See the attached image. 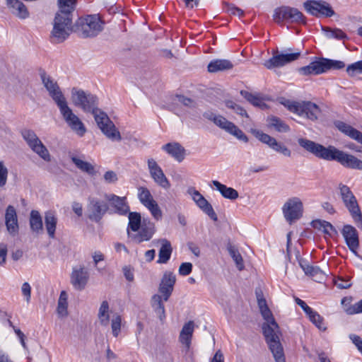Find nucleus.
I'll list each match as a JSON object with an SVG mask.
<instances>
[{"mask_svg": "<svg viewBox=\"0 0 362 362\" xmlns=\"http://www.w3.org/2000/svg\"><path fill=\"white\" fill-rule=\"evenodd\" d=\"M147 165L151 177L154 182L164 189H168L170 183L157 162L153 158H148Z\"/></svg>", "mask_w": 362, "mask_h": 362, "instance_id": "nucleus-17", "label": "nucleus"}, {"mask_svg": "<svg viewBox=\"0 0 362 362\" xmlns=\"http://www.w3.org/2000/svg\"><path fill=\"white\" fill-rule=\"evenodd\" d=\"M298 142L302 148L317 158L327 160H337L344 167L362 170L361 160L354 156L346 153L334 146L325 147L320 144L303 138L298 139Z\"/></svg>", "mask_w": 362, "mask_h": 362, "instance_id": "nucleus-1", "label": "nucleus"}, {"mask_svg": "<svg viewBox=\"0 0 362 362\" xmlns=\"http://www.w3.org/2000/svg\"><path fill=\"white\" fill-rule=\"evenodd\" d=\"M349 303L350 298H344L341 299V304L344 306V310L348 315H354L362 313V299L354 305H348Z\"/></svg>", "mask_w": 362, "mask_h": 362, "instance_id": "nucleus-40", "label": "nucleus"}, {"mask_svg": "<svg viewBox=\"0 0 362 362\" xmlns=\"http://www.w3.org/2000/svg\"><path fill=\"white\" fill-rule=\"evenodd\" d=\"M11 220H18V218L15 208L9 205L6 211L5 222H10Z\"/></svg>", "mask_w": 362, "mask_h": 362, "instance_id": "nucleus-56", "label": "nucleus"}, {"mask_svg": "<svg viewBox=\"0 0 362 362\" xmlns=\"http://www.w3.org/2000/svg\"><path fill=\"white\" fill-rule=\"evenodd\" d=\"M161 148L178 162H182L185 159V149L179 143H168Z\"/></svg>", "mask_w": 362, "mask_h": 362, "instance_id": "nucleus-24", "label": "nucleus"}, {"mask_svg": "<svg viewBox=\"0 0 362 362\" xmlns=\"http://www.w3.org/2000/svg\"><path fill=\"white\" fill-rule=\"evenodd\" d=\"M21 134L27 144L37 136V134L35 133V132L30 129H24L22 131Z\"/></svg>", "mask_w": 362, "mask_h": 362, "instance_id": "nucleus-62", "label": "nucleus"}, {"mask_svg": "<svg viewBox=\"0 0 362 362\" xmlns=\"http://www.w3.org/2000/svg\"><path fill=\"white\" fill-rule=\"evenodd\" d=\"M194 324L193 321H189L185 323L182 330L180 333L179 336V341L185 345L186 348V351H188L190 349L191 341L192 338V334L194 332Z\"/></svg>", "mask_w": 362, "mask_h": 362, "instance_id": "nucleus-26", "label": "nucleus"}, {"mask_svg": "<svg viewBox=\"0 0 362 362\" xmlns=\"http://www.w3.org/2000/svg\"><path fill=\"white\" fill-rule=\"evenodd\" d=\"M122 327V317L119 315L116 314L112 316L111 320L112 333L115 337H117Z\"/></svg>", "mask_w": 362, "mask_h": 362, "instance_id": "nucleus-49", "label": "nucleus"}, {"mask_svg": "<svg viewBox=\"0 0 362 362\" xmlns=\"http://www.w3.org/2000/svg\"><path fill=\"white\" fill-rule=\"evenodd\" d=\"M108 206L105 201L96 198H90L87 206V213L89 219L94 221H99L105 212Z\"/></svg>", "mask_w": 362, "mask_h": 362, "instance_id": "nucleus-19", "label": "nucleus"}, {"mask_svg": "<svg viewBox=\"0 0 362 362\" xmlns=\"http://www.w3.org/2000/svg\"><path fill=\"white\" fill-rule=\"evenodd\" d=\"M6 4L13 14L21 19L29 16V12L25 4L19 0H6Z\"/></svg>", "mask_w": 362, "mask_h": 362, "instance_id": "nucleus-28", "label": "nucleus"}, {"mask_svg": "<svg viewBox=\"0 0 362 362\" xmlns=\"http://www.w3.org/2000/svg\"><path fill=\"white\" fill-rule=\"evenodd\" d=\"M228 252L233 261L235 262L238 269L241 271L244 269L243 259L240 252L234 247H230Z\"/></svg>", "mask_w": 362, "mask_h": 362, "instance_id": "nucleus-48", "label": "nucleus"}, {"mask_svg": "<svg viewBox=\"0 0 362 362\" xmlns=\"http://www.w3.org/2000/svg\"><path fill=\"white\" fill-rule=\"evenodd\" d=\"M163 296L156 294L152 297L151 304L159 319L163 321L165 317V308L162 302Z\"/></svg>", "mask_w": 362, "mask_h": 362, "instance_id": "nucleus-39", "label": "nucleus"}, {"mask_svg": "<svg viewBox=\"0 0 362 362\" xmlns=\"http://www.w3.org/2000/svg\"><path fill=\"white\" fill-rule=\"evenodd\" d=\"M339 192L342 201L354 221L357 227L362 230V213L355 196L350 188L344 185H339Z\"/></svg>", "mask_w": 362, "mask_h": 362, "instance_id": "nucleus-6", "label": "nucleus"}, {"mask_svg": "<svg viewBox=\"0 0 362 362\" xmlns=\"http://www.w3.org/2000/svg\"><path fill=\"white\" fill-rule=\"evenodd\" d=\"M314 228L322 231L325 234L329 236L337 234L336 228L329 223L322 220H315L312 222Z\"/></svg>", "mask_w": 362, "mask_h": 362, "instance_id": "nucleus-35", "label": "nucleus"}, {"mask_svg": "<svg viewBox=\"0 0 362 362\" xmlns=\"http://www.w3.org/2000/svg\"><path fill=\"white\" fill-rule=\"evenodd\" d=\"M282 212L290 224L299 219L303 214V203L300 198L293 197L288 199L283 205Z\"/></svg>", "mask_w": 362, "mask_h": 362, "instance_id": "nucleus-14", "label": "nucleus"}, {"mask_svg": "<svg viewBox=\"0 0 362 362\" xmlns=\"http://www.w3.org/2000/svg\"><path fill=\"white\" fill-rule=\"evenodd\" d=\"M72 32V18L56 13L53 29L51 32L52 41L55 43L64 42Z\"/></svg>", "mask_w": 362, "mask_h": 362, "instance_id": "nucleus-5", "label": "nucleus"}, {"mask_svg": "<svg viewBox=\"0 0 362 362\" xmlns=\"http://www.w3.org/2000/svg\"><path fill=\"white\" fill-rule=\"evenodd\" d=\"M30 226L31 230L36 233H40L42 232L43 223L42 217L38 211L32 210L30 216Z\"/></svg>", "mask_w": 362, "mask_h": 362, "instance_id": "nucleus-37", "label": "nucleus"}, {"mask_svg": "<svg viewBox=\"0 0 362 362\" xmlns=\"http://www.w3.org/2000/svg\"><path fill=\"white\" fill-rule=\"evenodd\" d=\"M175 275L170 272L164 273L161 279L158 291L162 294L163 300L167 301L172 294L175 284Z\"/></svg>", "mask_w": 362, "mask_h": 362, "instance_id": "nucleus-23", "label": "nucleus"}, {"mask_svg": "<svg viewBox=\"0 0 362 362\" xmlns=\"http://www.w3.org/2000/svg\"><path fill=\"white\" fill-rule=\"evenodd\" d=\"M91 113L93 115L98 127L107 139L112 141L122 140L120 132L105 112L97 107Z\"/></svg>", "mask_w": 362, "mask_h": 362, "instance_id": "nucleus-4", "label": "nucleus"}, {"mask_svg": "<svg viewBox=\"0 0 362 362\" xmlns=\"http://www.w3.org/2000/svg\"><path fill=\"white\" fill-rule=\"evenodd\" d=\"M308 317L310 320V321L315 325V326L320 330H325L326 327L324 325V323L322 322L323 319L322 317L315 311L313 310H312V313H310L308 315Z\"/></svg>", "mask_w": 362, "mask_h": 362, "instance_id": "nucleus-50", "label": "nucleus"}, {"mask_svg": "<svg viewBox=\"0 0 362 362\" xmlns=\"http://www.w3.org/2000/svg\"><path fill=\"white\" fill-rule=\"evenodd\" d=\"M300 265L305 274L311 276L314 281L321 282L325 280L326 274L320 267L309 265L303 262H300Z\"/></svg>", "mask_w": 362, "mask_h": 362, "instance_id": "nucleus-29", "label": "nucleus"}, {"mask_svg": "<svg viewBox=\"0 0 362 362\" xmlns=\"http://www.w3.org/2000/svg\"><path fill=\"white\" fill-rule=\"evenodd\" d=\"M175 100L177 104L183 105L187 107H192L194 105V103L191 98L183 95H177Z\"/></svg>", "mask_w": 362, "mask_h": 362, "instance_id": "nucleus-57", "label": "nucleus"}, {"mask_svg": "<svg viewBox=\"0 0 362 362\" xmlns=\"http://www.w3.org/2000/svg\"><path fill=\"white\" fill-rule=\"evenodd\" d=\"M89 272L84 265H78L72 269L70 276L71 285L76 290L81 291L85 288L89 280Z\"/></svg>", "mask_w": 362, "mask_h": 362, "instance_id": "nucleus-18", "label": "nucleus"}, {"mask_svg": "<svg viewBox=\"0 0 362 362\" xmlns=\"http://www.w3.org/2000/svg\"><path fill=\"white\" fill-rule=\"evenodd\" d=\"M346 72L350 76H354L357 74H362V60L349 64L346 67Z\"/></svg>", "mask_w": 362, "mask_h": 362, "instance_id": "nucleus-52", "label": "nucleus"}, {"mask_svg": "<svg viewBox=\"0 0 362 362\" xmlns=\"http://www.w3.org/2000/svg\"><path fill=\"white\" fill-rule=\"evenodd\" d=\"M73 104L81 108L84 112H92L98 105V98L82 89L73 88L71 91Z\"/></svg>", "mask_w": 362, "mask_h": 362, "instance_id": "nucleus-7", "label": "nucleus"}, {"mask_svg": "<svg viewBox=\"0 0 362 362\" xmlns=\"http://www.w3.org/2000/svg\"><path fill=\"white\" fill-rule=\"evenodd\" d=\"M311 64L313 67L314 75H319L327 71L325 58H322L319 61L313 62Z\"/></svg>", "mask_w": 362, "mask_h": 362, "instance_id": "nucleus-51", "label": "nucleus"}, {"mask_svg": "<svg viewBox=\"0 0 362 362\" xmlns=\"http://www.w3.org/2000/svg\"><path fill=\"white\" fill-rule=\"evenodd\" d=\"M270 127L274 128L279 132H287L289 127L279 117L272 116L268 119Z\"/></svg>", "mask_w": 362, "mask_h": 362, "instance_id": "nucleus-47", "label": "nucleus"}, {"mask_svg": "<svg viewBox=\"0 0 362 362\" xmlns=\"http://www.w3.org/2000/svg\"><path fill=\"white\" fill-rule=\"evenodd\" d=\"M307 13L316 17H331L335 14L334 10L326 1L308 0L303 3Z\"/></svg>", "mask_w": 362, "mask_h": 362, "instance_id": "nucleus-15", "label": "nucleus"}, {"mask_svg": "<svg viewBox=\"0 0 362 362\" xmlns=\"http://www.w3.org/2000/svg\"><path fill=\"white\" fill-rule=\"evenodd\" d=\"M322 30L325 36L328 39H336L337 40H344L348 39L347 35L340 28L322 27Z\"/></svg>", "mask_w": 362, "mask_h": 362, "instance_id": "nucleus-38", "label": "nucleus"}, {"mask_svg": "<svg viewBox=\"0 0 362 362\" xmlns=\"http://www.w3.org/2000/svg\"><path fill=\"white\" fill-rule=\"evenodd\" d=\"M76 4V0H58L59 11L57 13H62L64 16L72 18Z\"/></svg>", "mask_w": 362, "mask_h": 362, "instance_id": "nucleus-34", "label": "nucleus"}, {"mask_svg": "<svg viewBox=\"0 0 362 362\" xmlns=\"http://www.w3.org/2000/svg\"><path fill=\"white\" fill-rule=\"evenodd\" d=\"M68 296L66 291L61 292L57 304V313L60 317H66L68 315Z\"/></svg>", "mask_w": 362, "mask_h": 362, "instance_id": "nucleus-44", "label": "nucleus"}, {"mask_svg": "<svg viewBox=\"0 0 362 362\" xmlns=\"http://www.w3.org/2000/svg\"><path fill=\"white\" fill-rule=\"evenodd\" d=\"M251 132L257 139L268 145L276 152L280 153L286 157L291 156V152L290 149L281 143L278 142L274 137L257 129H252Z\"/></svg>", "mask_w": 362, "mask_h": 362, "instance_id": "nucleus-16", "label": "nucleus"}, {"mask_svg": "<svg viewBox=\"0 0 362 362\" xmlns=\"http://www.w3.org/2000/svg\"><path fill=\"white\" fill-rule=\"evenodd\" d=\"M192 270V264L190 262H184L182 263L179 267V274L181 276H187L189 275Z\"/></svg>", "mask_w": 362, "mask_h": 362, "instance_id": "nucleus-59", "label": "nucleus"}, {"mask_svg": "<svg viewBox=\"0 0 362 362\" xmlns=\"http://www.w3.org/2000/svg\"><path fill=\"white\" fill-rule=\"evenodd\" d=\"M45 225L50 238H54L57 224V218L54 211H47L45 213Z\"/></svg>", "mask_w": 362, "mask_h": 362, "instance_id": "nucleus-31", "label": "nucleus"}, {"mask_svg": "<svg viewBox=\"0 0 362 362\" xmlns=\"http://www.w3.org/2000/svg\"><path fill=\"white\" fill-rule=\"evenodd\" d=\"M197 206L206 214H207L213 221H216L218 218L211 204L203 197L196 203Z\"/></svg>", "mask_w": 362, "mask_h": 362, "instance_id": "nucleus-42", "label": "nucleus"}, {"mask_svg": "<svg viewBox=\"0 0 362 362\" xmlns=\"http://www.w3.org/2000/svg\"><path fill=\"white\" fill-rule=\"evenodd\" d=\"M8 232L10 235L15 236L18 233V220H11L10 222H5Z\"/></svg>", "mask_w": 362, "mask_h": 362, "instance_id": "nucleus-54", "label": "nucleus"}, {"mask_svg": "<svg viewBox=\"0 0 362 362\" xmlns=\"http://www.w3.org/2000/svg\"><path fill=\"white\" fill-rule=\"evenodd\" d=\"M160 243V248L158 252V259L157 263L165 264L170 259L171 253L173 252V247L170 241L166 239H160L156 241H153V243Z\"/></svg>", "mask_w": 362, "mask_h": 362, "instance_id": "nucleus-27", "label": "nucleus"}, {"mask_svg": "<svg viewBox=\"0 0 362 362\" xmlns=\"http://www.w3.org/2000/svg\"><path fill=\"white\" fill-rule=\"evenodd\" d=\"M140 228V231H138L137 233H132L128 231L129 238L137 243L150 240L155 232L154 223L149 220L144 219Z\"/></svg>", "mask_w": 362, "mask_h": 362, "instance_id": "nucleus-20", "label": "nucleus"}, {"mask_svg": "<svg viewBox=\"0 0 362 362\" xmlns=\"http://www.w3.org/2000/svg\"><path fill=\"white\" fill-rule=\"evenodd\" d=\"M280 103L289 111L300 116H305L310 120H316L320 114L319 107L312 102H296L285 98L280 99Z\"/></svg>", "mask_w": 362, "mask_h": 362, "instance_id": "nucleus-3", "label": "nucleus"}, {"mask_svg": "<svg viewBox=\"0 0 362 362\" xmlns=\"http://www.w3.org/2000/svg\"><path fill=\"white\" fill-rule=\"evenodd\" d=\"M227 106L231 109H233L235 112L237 114L241 115V116H245L246 117H248L247 113L245 110H244L242 107L240 105L234 103L232 101H229L227 103Z\"/></svg>", "mask_w": 362, "mask_h": 362, "instance_id": "nucleus-58", "label": "nucleus"}, {"mask_svg": "<svg viewBox=\"0 0 362 362\" xmlns=\"http://www.w3.org/2000/svg\"><path fill=\"white\" fill-rule=\"evenodd\" d=\"M334 125L340 132L362 144V133L361 132L341 121H336Z\"/></svg>", "mask_w": 362, "mask_h": 362, "instance_id": "nucleus-30", "label": "nucleus"}, {"mask_svg": "<svg viewBox=\"0 0 362 362\" xmlns=\"http://www.w3.org/2000/svg\"><path fill=\"white\" fill-rule=\"evenodd\" d=\"M300 54V52L276 54L265 62L264 66L269 69L283 66L288 63L296 60Z\"/></svg>", "mask_w": 362, "mask_h": 362, "instance_id": "nucleus-22", "label": "nucleus"}, {"mask_svg": "<svg viewBox=\"0 0 362 362\" xmlns=\"http://www.w3.org/2000/svg\"><path fill=\"white\" fill-rule=\"evenodd\" d=\"M71 161L83 173H87L88 175L91 176H93L96 174L95 166L92 165L90 163L85 161L76 156H72Z\"/></svg>", "mask_w": 362, "mask_h": 362, "instance_id": "nucleus-36", "label": "nucleus"}, {"mask_svg": "<svg viewBox=\"0 0 362 362\" xmlns=\"http://www.w3.org/2000/svg\"><path fill=\"white\" fill-rule=\"evenodd\" d=\"M212 184L224 198L234 200L238 197V192L235 189L227 187L217 180H213Z\"/></svg>", "mask_w": 362, "mask_h": 362, "instance_id": "nucleus-33", "label": "nucleus"}, {"mask_svg": "<svg viewBox=\"0 0 362 362\" xmlns=\"http://www.w3.org/2000/svg\"><path fill=\"white\" fill-rule=\"evenodd\" d=\"M240 94L244 98L255 107H259L263 109L267 106L262 98L257 94H253L246 90H241Z\"/></svg>", "mask_w": 362, "mask_h": 362, "instance_id": "nucleus-41", "label": "nucleus"}, {"mask_svg": "<svg viewBox=\"0 0 362 362\" xmlns=\"http://www.w3.org/2000/svg\"><path fill=\"white\" fill-rule=\"evenodd\" d=\"M233 67L232 62L228 59H214L208 64V71L215 73L231 69Z\"/></svg>", "mask_w": 362, "mask_h": 362, "instance_id": "nucleus-32", "label": "nucleus"}, {"mask_svg": "<svg viewBox=\"0 0 362 362\" xmlns=\"http://www.w3.org/2000/svg\"><path fill=\"white\" fill-rule=\"evenodd\" d=\"M129 230L132 232H138L141 223V218L139 213L130 212L129 214Z\"/></svg>", "mask_w": 362, "mask_h": 362, "instance_id": "nucleus-45", "label": "nucleus"}, {"mask_svg": "<svg viewBox=\"0 0 362 362\" xmlns=\"http://www.w3.org/2000/svg\"><path fill=\"white\" fill-rule=\"evenodd\" d=\"M187 194L192 197L193 201L197 203L204 197L194 187H190L187 189Z\"/></svg>", "mask_w": 362, "mask_h": 362, "instance_id": "nucleus-60", "label": "nucleus"}, {"mask_svg": "<svg viewBox=\"0 0 362 362\" xmlns=\"http://www.w3.org/2000/svg\"><path fill=\"white\" fill-rule=\"evenodd\" d=\"M137 195L139 202L148 209L153 218L160 220L163 217L162 211L150 190L146 187H139Z\"/></svg>", "mask_w": 362, "mask_h": 362, "instance_id": "nucleus-13", "label": "nucleus"}, {"mask_svg": "<svg viewBox=\"0 0 362 362\" xmlns=\"http://www.w3.org/2000/svg\"><path fill=\"white\" fill-rule=\"evenodd\" d=\"M341 235L349 249L355 255L359 247V239L357 230L351 225H344L341 229Z\"/></svg>", "mask_w": 362, "mask_h": 362, "instance_id": "nucleus-21", "label": "nucleus"}, {"mask_svg": "<svg viewBox=\"0 0 362 362\" xmlns=\"http://www.w3.org/2000/svg\"><path fill=\"white\" fill-rule=\"evenodd\" d=\"M98 319L100 324L103 326H107L110 321L109 316V305L107 301H103L99 310H98Z\"/></svg>", "mask_w": 362, "mask_h": 362, "instance_id": "nucleus-46", "label": "nucleus"}, {"mask_svg": "<svg viewBox=\"0 0 362 362\" xmlns=\"http://www.w3.org/2000/svg\"><path fill=\"white\" fill-rule=\"evenodd\" d=\"M327 66V71L329 69H341L345 67V64L342 61L325 59Z\"/></svg>", "mask_w": 362, "mask_h": 362, "instance_id": "nucleus-53", "label": "nucleus"}, {"mask_svg": "<svg viewBox=\"0 0 362 362\" xmlns=\"http://www.w3.org/2000/svg\"><path fill=\"white\" fill-rule=\"evenodd\" d=\"M117 174L112 170L107 171L104 174V180L107 183H115L117 181Z\"/></svg>", "mask_w": 362, "mask_h": 362, "instance_id": "nucleus-63", "label": "nucleus"}, {"mask_svg": "<svg viewBox=\"0 0 362 362\" xmlns=\"http://www.w3.org/2000/svg\"><path fill=\"white\" fill-rule=\"evenodd\" d=\"M8 177V169L2 161H0V187L6 184Z\"/></svg>", "mask_w": 362, "mask_h": 362, "instance_id": "nucleus-55", "label": "nucleus"}, {"mask_svg": "<svg viewBox=\"0 0 362 362\" xmlns=\"http://www.w3.org/2000/svg\"><path fill=\"white\" fill-rule=\"evenodd\" d=\"M204 117L206 119L212 121L216 126L235 136L238 139L245 143L248 141V138L243 132L233 122L227 120L223 116L216 115L211 112H206L204 113Z\"/></svg>", "mask_w": 362, "mask_h": 362, "instance_id": "nucleus-10", "label": "nucleus"}, {"mask_svg": "<svg viewBox=\"0 0 362 362\" xmlns=\"http://www.w3.org/2000/svg\"><path fill=\"white\" fill-rule=\"evenodd\" d=\"M103 30V23L97 16H88L80 20L78 32L83 37H92Z\"/></svg>", "mask_w": 362, "mask_h": 362, "instance_id": "nucleus-11", "label": "nucleus"}, {"mask_svg": "<svg viewBox=\"0 0 362 362\" xmlns=\"http://www.w3.org/2000/svg\"><path fill=\"white\" fill-rule=\"evenodd\" d=\"M107 199L112 202L118 213L122 214H125L128 211L129 207L125 202L124 198H121L112 194L108 197Z\"/></svg>", "mask_w": 362, "mask_h": 362, "instance_id": "nucleus-43", "label": "nucleus"}, {"mask_svg": "<svg viewBox=\"0 0 362 362\" xmlns=\"http://www.w3.org/2000/svg\"><path fill=\"white\" fill-rule=\"evenodd\" d=\"M41 81L57 106L66 100L57 82L45 71H40Z\"/></svg>", "mask_w": 362, "mask_h": 362, "instance_id": "nucleus-12", "label": "nucleus"}, {"mask_svg": "<svg viewBox=\"0 0 362 362\" xmlns=\"http://www.w3.org/2000/svg\"><path fill=\"white\" fill-rule=\"evenodd\" d=\"M265 320L262 325L263 334L276 362H285L282 346L279 341V327L269 308L259 310Z\"/></svg>", "mask_w": 362, "mask_h": 362, "instance_id": "nucleus-2", "label": "nucleus"}, {"mask_svg": "<svg viewBox=\"0 0 362 362\" xmlns=\"http://www.w3.org/2000/svg\"><path fill=\"white\" fill-rule=\"evenodd\" d=\"M349 338L357 347L358 350L362 354V339L356 334H351Z\"/></svg>", "mask_w": 362, "mask_h": 362, "instance_id": "nucleus-64", "label": "nucleus"}, {"mask_svg": "<svg viewBox=\"0 0 362 362\" xmlns=\"http://www.w3.org/2000/svg\"><path fill=\"white\" fill-rule=\"evenodd\" d=\"M273 20L276 23L288 21L294 23H306V18L298 8L288 6H282L274 9Z\"/></svg>", "mask_w": 362, "mask_h": 362, "instance_id": "nucleus-9", "label": "nucleus"}, {"mask_svg": "<svg viewBox=\"0 0 362 362\" xmlns=\"http://www.w3.org/2000/svg\"><path fill=\"white\" fill-rule=\"evenodd\" d=\"M21 291L23 295L25 298V300L27 303H29L31 298V287L30 285L28 282H25L21 286Z\"/></svg>", "mask_w": 362, "mask_h": 362, "instance_id": "nucleus-61", "label": "nucleus"}, {"mask_svg": "<svg viewBox=\"0 0 362 362\" xmlns=\"http://www.w3.org/2000/svg\"><path fill=\"white\" fill-rule=\"evenodd\" d=\"M57 107L63 119L71 130L79 137L83 136L87 131L86 127L81 119L69 106L67 101H64Z\"/></svg>", "mask_w": 362, "mask_h": 362, "instance_id": "nucleus-8", "label": "nucleus"}, {"mask_svg": "<svg viewBox=\"0 0 362 362\" xmlns=\"http://www.w3.org/2000/svg\"><path fill=\"white\" fill-rule=\"evenodd\" d=\"M31 150L37 154L42 160L46 162L51 160V156L47 147L42 144L37 136L30 142L28 144Z\"/></svg>", "mask_w": 362, "mask_h": 362, "instance_id": "nucleus-25", "label": "nucleus"}]
</instances>
